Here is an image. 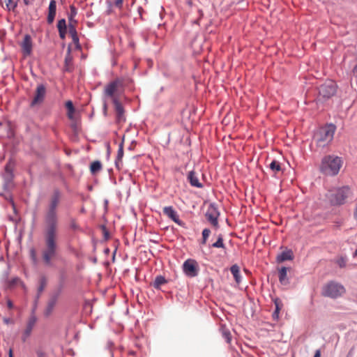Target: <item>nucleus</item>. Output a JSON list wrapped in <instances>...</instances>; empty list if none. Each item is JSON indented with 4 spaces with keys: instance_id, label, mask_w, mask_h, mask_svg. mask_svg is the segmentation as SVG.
<instances>
[{
    "instance_id": "nucleus-1",
    "label": "nucleus",
    "mask_w": 357,
    "mask_h": 357,
    "mask_svg": "<svg viewBox=\"0 0 357 357\" xmlns=\"http://www.w3.org/2000/svg\"><path fill=\"white\" fill-rule=\"evenodd\" d=\"M45 248L42 251V259L47 266H52L53 261L58 257L59 229H43Z\"/></svg>"
},
{
    "instance_id": "nucleus-2",
    "label": "nucleus",
    "mask_w": 357,
    "mask_h": 357,
    "mask_svg": "<svg viewBox=\"0 0 357 357\" xmlns=\"http://www.w3.org/2000/svg\"><path fill=\"white\" fill-rule=\"evenodd\" d=\"M60 197L59 190H54L47 211L44 216V228L59 229V217L56 208L60 202Z\"/></svg>"
},
{
    "instance_id": "nucleus-3",
    "label": "nucleus",
    "mask_w": 357,
    "mask_h": 357,
    "mask_svg": "<svg viewBox=\"0 0 357 357\" xmlns=\"http://www.w3.org/2000/svg\"><path fill=\"white\" fill-rule=\"evenodd\" d=\"M342 164L343 160L341 157L328 155L321 160L320 171L325 175L333 176L339 173Z\"/></svg>"
},
{
    "instance_id": "nucleus-4",
    "label": "nucleus",
    "mask_w": 357,
    "mask_h": 357,
    "mask_svg": "<svg viewBox=\"0 0 357 357\" xmlns=\"http://www.w3.org/2000/svg\"><path fill=\"white\" fill-rule=\"evenodd\" d=\"M336 126L333 123L320 128L314 134L313 140L319 147L327 146L333 140Z\"/></svg>"
},
{
    "instance_id": "nucleus-5",
    "label": "nucleus",
    "mask_w": 357,
    "mask_h": 357,
    "mask_svg": "<svg viewBox=\"0 0 357 357\" xmlns=\"http://www.w3.org/2000/svg\"><path fill=\"white\" fill-rule=\"evenodd\" d=\"M350 195V188L348 186H343L331 190L328 192V199L332 206H340L345 204Z\"/></svg>"
},
{
    "instance_id": "nucleus-6",
    "label": "nucleus",
    "mask_w": 357,
    "mask_h": 357,
    "mask_svg": "<svg viewBox=\"0 0 357 357\" xmlns=\"http://www.w3.org/2000/svg\"><path fill=\"white\" fill-rule=\"evenodd\" d=\"M346 290L344 287L335 281H330L322 289V295L331 298H337L342 296Z\"/></svg>"
},
{
    "instance_id": "nucleus-7",
    "label": "nucleus",
    "mask_w": 357,
    "mask_h": 357,
    "mask_svg": "<svg viewBox=\"0 0 357 357\" xmlns=\"http://www.w3.org/2000/svg\"><path fill=\"white\" fill-rule=\"evenodd\" d=\"M337 85L333 80H327L319 87V99L326 100L337 93Z\"/></svg>"
},
{
    "instance_id": "nucleus-8",
    "label": "nucleus",
    "mask_w": 357,
    "mask_h": 357,
    "mask_svg": "<svg viewBox=\"0 0 357 357\" xmlns=\"http://www.w3.org/2000/svg\"><path fill=\"white\" fill-rule=\"evenodd\" d=\"M62 284H60L58 289L51 294L50 299L47 301L46 307L44 310L45 317H48L52 314L54 308L57 303L58 298L62 291Z\"/></svg>"
},
{
    "instance_id": "nucleus-9",
    "label": "nucleus",
    "mask_w": 357,
    "mask_h": 357,
    "mask_svg": "<svg viewBox=\"0 0 357 357\" xmlns=\"http://www.w3.org/2000/svg\"><path fill=\"white\" fill-rule=\"evenodd\" d=\"M205 215L207 220L213 226L215 227H218V217L220 215V212L215 203L210 204Z\"/></svg>"
},
{
    "instance_id": "nucleus-10",
    "label": "nucleus",
    "mask_w": 357,
    "mask_h": 357,
    "mask_svg": "<svg viewBox=\"0 0 357 357\" xmlns=\"http://www.w3.org/2000/svg\"><path fill=\"white\" fill-rule=\"evenodd\" d=\"M36 321H37V317L33 312L32 314L29 317V318L27 321L26 325V328L22 334L21 339L23 342H26L28 338L31 335L32 331L36 324Z\"/></svg>"
},
{
    "instance_id": "nucleus-11",
    "label": "nucleus",
    "mask_w": 357,
    "mask_h": 357,
    "mask_svg": "<svg viewBox=\"0 0 357 357\" xmlns=\"http://www.w3.org/2000/svg\"><path fill=\"white\" fill-rule=\"evenodd\" d=\"M184 273L190 278L196 277L198 275L199 269L194 260L188 259L183 264Z\"/></svg>"
},
{
    "instance_id": "nucleus-12",
    "label": "nucleus",
    "mask_w": 357,
    "mask_h": 357,
    "mask_svg": "<svg viewBox=\"0 0 357 357\" xmlns=\"http://www.w3.org/2000/svg\"><path fill=\"white\" fill-rule=\"evenodd\" d=\"M46 88L44 84H38L36 90V94L30 103V107H33L37 105L41 104L45 98Z\"/></svg>"
},
{
    "instance_id": "nucleus-13",
    "label": "nucleus",
    "mask_w": 357,
    "mask_h": 357,
    "mask_svg": "<svg viewBox=\"0 0 357 357\" xmlns=\"http://www.w3.org/2000/svg\"><path fill=\"white\" fill-rule=\"evenodd\" d=\"M14 178L13 174V164L11 162L7 163L5 166V172L3 174L4 181L3 188L5 190L10 185Z\"/></svg>"
},
{
    "instance_id": "nucleus-14",
    "label": "nucleus",
    "mask_w": 357,
    "mask_h": 357,
    "mask_svg": "<svg viewBox=\"0 0 357 357\" xmlns=\"http://www.w3.org/2000/svg\"><path fill=\"white\" fill-rule=\"evenodd\" d=\"M163 213L177 225L180 226H183L184 225V223L179 219L178 214L172 206L164 207Z\"/></svg>"
},
{
    "instance_id": "nucleus-15",
    "label": "nucleus",
    "mask_w": 357,
    "mask_h": 357,
    "mask_svg": "<svg viewBox=\"0 0 357 357\" xmlns=\"http://www.w3.org/2000/svg\"><path fill=\"white\" fill-rule=\"evenodd\" d=\"M113 104L114 105V109L116 113V121L117 122H122L126 121L124 116V108L122 104L119 101L117 98H113Z\"/></svg>"
},
{
    "instance_id": "nucleus-16",
    "label": "nucleus",
    "mask_w": 357,
    "mask_h": 357,
    "mask_svg": "<svg viewBox=\"0 0 357 357\" xmlns=\"http://www.w3.org/2000/svg\"><path fill=\"white\" fill-rule=\"evenodd\" d=\"M33 43L30 35L26 34L21 44L23 53L25 55H30L32 52Z\"/></svg>"
},
{
    "instance_id": "nucleus-17",
    "label": "nucleus",
    "mask_w": 357,
    "mask_h": 357,
    "mask_svg": "<svg viewBox=\"0 0 357 357\" xmlns=\"http://www.w3.org/2000/svg\"><path fill=\"white\" fill-rule=\"evenodd\" d=\"M120 84V82L118 79L114 80L109 82L105 87L104 93L105 95L109 96L113 99V98H116L114 94L115 91L117 90V88Z\"/></svg>"
},
{
    "instance_id": "nucleus-18",
    "label": "nucleus",
    "mask_w": 357,
    "mask_h": 357,
    "mask_svg": "<svg viewBox=\"0 0 357 357\" xmlns=\"http://www.w3.org/2000/svg\"><path fill=\"white\" fill-rule=\"evenodd\" d=\"M56 12V2L55 0H51L48 7V15L47 22L49 24L53 23Z\"/></svg>"
},
{
    "instance_id": "nucleus-19",
    "label": "nucleus",
    "mask_w": 357,
    "mask_h": 357,
    "mask_svg": "<svg viewBox=\"0 0 357 357\" xmlns=\"http://www.w3.org/2000/svg\"><path fill=\"white\" fill-rule=\"evenodd\" d=\"M187 178L192 186L198 188H202L203 187L202 183L199 182L198 176L195 171L192 170L189 172Z\"/></svg>"
},
{
    "instance_id": "nucleus-20",
    "label": "nucleus",
    "mask_w": 357,
    "mask_h": 357,
    "mask_svg": "<svg viewBox=\"0 0 357 357\" xmlns=\"http://www.w3.org/2000/svg\"><path fill=\"white\" fill-rule=\"evenodd\" d=\"M68 31L74 44L76 45V48L79 49L80 45L75 26L73 24L69 23Z\"/></svg>"
},
{
    "instance_id": "nucleus-21",
    "label": "nucleus",
    "mask_w": 357,
    "mask_h": 357,
    "mask_svg": "<svg viewBox=\"0 0 357 357\" xmlns=\"http://www.w3.org/2000/svg\"><path fill=\"white\" fill-rule=\"evenodd\" d=\"M230 271L234 276V278L237 284H240L242 280V277L240 273V268L237 264H234L230 268Z\"/></svg>"
},
{
    "instance_id": "nucleus-22",
    "label": "nucleus",
    "mask_w": 357,
    "mask_h": 357,
    "mask_svg": "<svg viewBox=\"0 0 357 357\" xmlns=\"http://www.w3.org/2000/svg\"><path fill=\"white\" fill-rule=\"evenodd\" d=\"M293 252L291 250H287L285 251L282 252L280 255L277 257V260L279 262H282L287 260H291L293 259Z\"/></svg>"
},
{
    "instance_id": "nucleus-23",
    "label": "nucleus",
    "mask_w": 357,
    "mask_h": 357,
    "mask_svg": "<svg viewBox=\"0 0 357 357\" xmlns=\"http://www.w3.org/2000/svg\"><path fill=\"white\" fill-rule=\"evenodd\" d=\"M287 268L283 266L279 271V281L282 284H287L289 280L287 278Z\"/></svg>"
},
{
    "instance_id": "nucleus-24",
    "label": "nucleus",
    "mask_w": 357,
    "mask_h": 357,
    "mask_svg": "<svg viewBox=\"0 0 357 357\" xmlns=\"http://www.w3.org/2000/svg\"><path fill=\"white\" fill-rule=\"evenodd\" d=\"M166 283H167V280L165 279L164 276L157 275L153 283V286L155 289H160V287Z\"/></svg>"
},
{
    "instance_id": "nucleus-25",
    "label": "nucleus",
    "mask_w": 357,
    "mask_h": 357,
    "mask_svg": "<svg viewBox=\"0 0 357 357\" xmlns=\"http://www.w3.org/2000/svg\"><path fill=\"white\" fill-rule=\"evenodd\" d=\"M65 105L68 109V113H67L68 118L70 120H73L74 119L75 107H74L73 102L71 100H68L66 102Z\"/></svg>"
},
{
    "instance_id": "nucleus-26",
    "label": "nucleus",
    "mask_w": 357,
    "mask_h": 357,
    "mask_svg": "<svg viewBox=\"0 0 357 357\" xmlns=\"http://www.w3.org/2000/svg\"><path fill=\"white\" fill-rule=\"evenodd\" d=\"M102 169V164L99 160L93 161L90 166V171L92 174H96Z\"/></svg>"
},
{
    "instance_id": "nucleus-27",
    "label": "nucleus",
    "mask_w": 357,
    "mask_h": 357,
    "mask_svg": "<svg viewBox=\"0 0 357 357\" xmlns=\"http://www.w3.org/2000/svg\"><path fill=\"white\" fill-rule=\"evenodd\" d=\"M77 14V10L75 6H70V13L68 14V20L69 23L73 24L76 23V20H75V16Z\"/></svg>"
},
{
    "instance_id": "nucleus-28",
    "label": "nucleus",
    "mask_w": 357,
    "mask_h": 357,
    "mask_svg": "<svg viewBox=\"0 0 357 357\" xmlns=\"http://www.w3.org/2000/svg\"><path fill=\"white\" fill-rule=\"evenodd\" d=\"M47 284V280L45 277H42L40 280V284L38 287V295H37V299L40 296L41 293L43 291L45 286Z\"/></svg>"
},
{
    "instance_id": "nucleus-29",
    "label": "nucleus",
    "mask_w": 357,
    "mask_h": 357,
    "mask_svg": "<svg viewBox=\"0 0 357 357\" xmlns=\"http://www.w3.org/2000/svg\"><path fill=\"white\" fill-rule=\"evenodd\" d=\"M212 247L215 248H225L222 234L218 236L217 241L212 244Z\"/></svg>"
},
{
    "instance_id": "nucleus-30",
    "label": "nucleus",
    "mask_w": 357,
    "mask_h": 357,
    "mask_svg": "<svg viewBox=\"0 0 357 357\" xmlns=\"http://www.w3.org/2000/svg\"><path fill=\"white\" fill-rule=\"evenodd\" d=\"M73 61V58L70 54V49H68V52L65 57V70L70 71L69 66L71 65Z\"/></svg>"
},
{
    "instance_id": "nucleus-31",
    "label": "nucleus",
    "mask_w": 357,
    "mask_h": 357,
    "mask_svg": "<svg viewBox=\"0 0 357 357\" xmlns=\"http://www.w3.org/2000/svg\"><path fill=\"white\" fill-rule=\"evenodd\" d=\"M270 169L274 172H278L281 170V166L279 162L273 160L269 165Z\"/></svg>"
},
{
    "instance_id": "nucleus-32",
    "label": "nucleus",
    "mask_w": 357,
    "mask_h": 357,
    "mask_svg": "<svg viewBox=\"0 0 357 357\" xmlns=\"http://www.w3.org/2000/svg\"><path fill=\"white\" fill-rule=\"evenodd\" d=\"M58 31H67L66 22L65 19H61L57 23Z\"/></svg>"
},
{
    "instance_id": "nucleus-33",
    "label": "nucleus",
    "mask_w": 357,
    "mask_h": 357,
    "mask_svg": "<svg viewBox=\"0 0 357 357\" xmlns=\"http://www.w3.org/2000/svg\"><path fill=\"white\" fill-rule=\"evenodd\" d=\"M123 157V139L120 143L119 146V149L117 152V155L116 159H118V160H122V158Z\"/></svg>"
},
{
    "instance_id": "nucleus-34",
    "label": "nucleus",
    "mask_w": 357,
    "mask_h": 357,
    "mask_svg": "<svg viewBox=\"0 0 357 357\" xmlns=\"http://www.w3.org/2000/svg\"><path fill=\"white\" fill-rule=\"evenodd\" d=\"M210 234H211V231L209 229L206 228L202 231V244H205L206 243V241H207Z\"/></svg>"
},
{
    "instance_id": "nucleus-35",
    "label": "nucleus",
    "mask_w": 357,
    "mask_h": 357,
    "mask_svg": "<svg viewBox=\"0 0 357 357\" xmlns=\"http://www.w3.org/2000/svg\"><path fill=\"white\" fill-rule=\"evenodd\" d=\"M274 303L275 305V312H273V317L275 318V319H278V314H279V311H280V307H279V300L278 298H276L275 301H274Z\"/></svg>"
},
{
    "instance_id": "nucleus-36",
    "label": "nucleus",
    "mask_w": 357,
    "mask_h": 357,
    "mask_svg": "<svg viewBox=\"0 0 357 357\" xmlns=\"http://www.w3.org/2000/svg\"><path fill=\"white\" fill-rule=\"evenodd\" d=\"M36 354L37 357H47V353L40 347L36 349Z\"/></svg>"
},
{
    "instance_id": "nucleus-37",
    "label": "nucleus",
    "mask_w": 357,
    "mask_h": 357,
    "mask_svg": "<svg viewBox=\"0 0 357 357\" xmlns=\"http://www.w3.org/2000/svg\"><path fill=\"white\" fill-rule=\"evenodd\" d=\"M17 283H21L22 284H24L23 282L20 280V279L19 278L15 277V278H12L9 281V286L13 287V286L17 284Z\"/></svg>"
},
{
    "instance_id": "nucleus-38",
    "label": "nucleus",
    "mask_w": 357,
    "mask_h": 357,
    "mask_svg": "<svg viewBox=\"0 0 357 357\" xmlns=\"http://www.w3.org/2000/svg\"><path fill=\"white\" fill-rule=\"evenodd\" d=\"M222 335L223 337H225V339L226 340V342L227 343H229L230 341H231V333L229 331H223L222 332Z\"/></svg>"
},
{
    "instance_id": "nucleus-39",
    "label": "nucleus",
    "mask_w": 357,
    "mask_h": 357,
    "mask_svg": "<svg viewBox=\"0 0 357 357\" xmlns=\"http://www.w3.org/2000/svg\"><path fill=\"white\" fill-rule=\"evenodd\" d=\"M6 6L9 10H14L15 8L17 6V3L13 2L12 0H8Z\"/></svg>"
},
{
    "instance_id": "nucleus-40",
    "label": "nucleus",
    "mask_w": 357,
    "mask_h": 357,
    "mask_svg": "<svg viewBox=\"0 0 357 357\" xmlns=\"http://www.w3.org/2000/svg\"><path fill=\"white\" fill-rule=\"evenodd\" d=\"M30 257H31V260L33 261V263H36L37 262V258H36V250L33 248L31 249V250H30Z\"/></svg>"
},
{
    "instance_id": "nucleus-41",
    "label": "nucleus",
    "mask_w": 357,
    "mask_h": 357,
    "mask_svg": "<svg viewBox=\"0 0 357 357\" xmlns=\"http://www.w3.org/2000/svg\"><path fill=\"white\" fill-rule=\"evenodd\" d=\"M123 0H115L114 6L119 9H121L123 6Z\"/></svg>"
},
{
    "instance_id": "nucleus-42",
    "label": "nucleus",
    "mask_w": 357,
    "mask_h": 357,
    "mask_svg": "<svg viewBox=\"0 0 357 357\" xmlns=\"http://www.w3.org/2000/svg\"><path fill=\"white\" fill-rule=\"evenodd\" d=\"M6 303L9 309H13L14 307V305L10 299L8 298L6 301Z\"/></svg>"
},
{
    "instance_id": "nucleus-43",
    "label": "nucleus",
    "mask_w": 357,
    "mask_h": 357,
    "mask_svg": "<svg viewBox=\"0 0 357 357\" xmlns=\"http://www.w3.org/2000/svg\"><path fill=\"white\" fill-rule=\"evenodd\" d=\"M67 31H59V37L61 39H64L66 38Z\"/></svg>"
},
{
    "instance_id": "nucleus-44",
    "label": "nucleus",
    "mask_w": 357,
    "mask_h": 357,
    "mask_svg": "<svg viewBox=\"0 0 357 357\" xmlns=\"http://www.w3.org/2000/svg\"><path fill=\"white\" fill-rule=\"evenodd\" d=\"M198 12H199V17L197 20H195V21L194 22V23H195V24H199V20H200V19L203 17V15H204L203 11H202V10H198Z\"/></svg>"
},
{
    "instance_id": "nucleus-45",
    "label": "nucleus",
    "mask_w": 357,
    "mask_h": 357,
    "mask_svg": "<svg viewBox=\"0 0 357 357\" xmlns=\"http://www.w3.org/2000/svg\"><path fill=\"white\" fill-rule=\"evenodd\" d=\"M115 165L118 169H120L121 166L122 165V160H118V159H116Z\"/></svg>"
},
{
    "instance_id": "nucleus-46",
    "label": "nucleus",
    "mask_w": 357,
    "mask_h": 357,
    "mask_svg": "<svg viewBox=\"0 0 357 357\" xmlns=\"http://www.w3.org/2000/svg\"><path fill=\"white\" fill-rule=\"evenodd\" d=\"M24 3L26 6L32 4L34 1V0H23Z\"/></svg>"
},
{
    "instance_id": "nucleus-47",
    "label": "nucleus",
    "mask_w": 357,
    "mask_h": 357,
    "mask_svg": "<svg viewBox=\"0 0 357 357\" xmlns=\"http://www.w3.org/2000/svg\"><path fill=\"white\" fill-rule=\"evenodd\" d=\"M353 73L354 75L357 77V64L355 66V67L353 69Z\"/></svg>"
},
{
    "instance_id": "nucleus-48",
    "label": "nucleus",
    "mask_w": 357,
    "mask_h": 357,
    "mask_svg": "<svg viewBox=\"0 0 357 357\" xmlns=\"http://www.w3.org/2000/svg\"><path fill=\"white\" fill-rule=\"evenodd\" d=\"M320 356H321V351H320V350L318 349L315 351L314 357H320Z\"/></svg>"
},
{
    "instance_id": "nucleus-49",
    "label": "nucleus",
    "mask_w": 357,
    "mask_h": 357,
    "mask_svg": "<svg viewBox=\"0 0 357 357\" xmlns=\"http://www.w3.org/2000/svg\"><path fill=\"white\" fill-rule=\"evenodd\" d=\"M339 266H340V267H344V266H345V261H344L343 259H342V260L339 262Z\"/></svg>"
},
{
    "instance_id": "nucleus-50",
    "label": "nucleus",
    "mask_w": 357,
    "mask_h": 357,
    "mask_svg": "<svg viewBox=\"0 0 357 357\" xmlns=\"http://www.w3.org/2000/svg\"><path fill=\"white\" fill-rule=\"evenodd\" d=\"M354 218L357 220V206H356V208L355 211L354 213Z\"/></svg>"
},
{
    "instance_id": "nucleus-51",
    "label": "nucleus",
    "mask_w": 357,
    "mask_h": 357,
    "mask_svg": "<svg viewBox=\"0 0 357 357\" xmlns=\"http://www.w3.org/2000/svg\"><path fill=\"white\" fill-rule=\"evenodd\" d=\"M8 356H9V357H13V349H9V351H8Z\"/></svg>"
},
{
    "instance_id": "nucleus-52",
    "label": "nucleus",
    "mask_w": 357,
    "mask_h": 357,
    "mask_svg": "<svg viewBox=\"0 0 357 357\" xmlns=\"http://www.w3.org/2000/svg\"><path fill=\"white\" fill-rule=\"evenodd\" d=\"M107 154L109 155V152H110L109 144H107Z\"/></svg>"
},
{
    "instance_id": "nucleus-53",
    "label": "nucleus",
    "mask_w": 357,
    "mask_h": 357,
    "mask_svg": "<svg viewBox=\"0 0 357 357\" xmlns=\"http://www.w3.org/2000/svg\"><path fill=\"white\" fill-rule=\"evenodd\" d=\"M71 227H72V228H74V229H76V228H77V225H76L75 223H73V224L71 225Z\"/></svg>"
},
{
    "instance_id": "nucleus-54",
    "label": "nucleus",
    "mask_w": 357,
    "mask_h": 357,
    "mask_svg": "<svg viewBox=\"0 0 357 357\" xmlns=\"http://www.w3.org/2000/svg\"><path fill=\"white\" fill-rule=\"evenodd\" d=\"M5 321H6V323H8L9 319H5Z\"/></svg>"
},
{
    "instance_id": "nucleus-55",
    "label": "nucleus",
    "mask_w": 357,
    "mask_h": 357,
    "mask_svg": "<svg viewBox=\"0 0 357 357\" xmlns=\"http://www.w3.org/2000/svg\"><path fill=\"white\" fill-rule=\"evenodd\" d=\"M355 255H356V257H357V249L356 250Z\"/></svg>"
}]
</instances>
